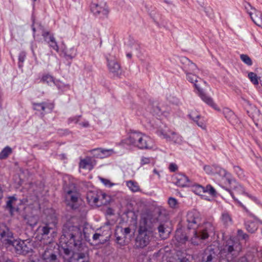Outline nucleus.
<instances>
[{
	"instance_id": "f257e3e1",
	"label": "nucleus",
	"mask_w": 262,
	"mask_h": 262,
	"mask_svg": "<svg viewBox=\"0 0 262 262\" xmlns=\"http://www.w3.org/2000/svg\"><path fill=\"white\" fill-rule=\"evenodd\" d=\"M88 230L86 227L73 226L70 223L64 225L60 244L66 255L73 253L69 262H89V249L83 241V237L85 240L89 238L86 232Z\"/></svg>"
},
{
	"instance_id": "f03ea898",
	"label": "nucleus",
	"mask_w": 262,
	"mask_h": 262,
	"mask_svg": "<svg viewBox=\"0 0 262 262\" xmlns=\"http://www.w3.org/2000/svg\"><path fill=\"white\" fill-rule=\"evenodd\" d=\"M0 236L1 241L5 245H12L18 254H26L31 250L30 243L27 241L15 240L13 233L3 223L0 222Z\"/></svg>"
},
{
	"instance_id": "7ed1b4c3",
	"label": "nucleus",
	"mask_w": 262,
	"mask_h": 262,
	"mask_svg": "<svg viewBox=\"0 0 262 262\" xmlns=\"http://www.w3.org/2000/svg\"><path fill=\"white\" fill-rule=\"evenodd\" d=\"M242 250V246L238 241L230 238L220 250V262H230L237 257Z\"/></svg>"
},
{
	"instance_id": "20e7f679",
	"label": "nucleus",
	"mask_w": 262,
	"mask_h": 262,
	"mask_svg": "<svg viewBox=\"0 0 262 262\" xmlns=\"http://www.w3.org/2000/svg\"><path fill=\"white\" fill-rule=\"evenodd\" d=\"M129 143L140 149H151L154 147V141L149 136L140 132L132 133L127 138Z\"/></svg>"
},
{
	"instance_id": "39448f33",
	"label": "nucleus",
	"mask_w": 262,
	"mask_h": 262,
	"mask_svg": "<svg viewBox=\"0 0 262 262\" xmlns=\"http://www.w3.org/2000/svg\"><path fill=\"white\" fill-rule=\"evenodd\" d=\"M214 232V227L209 222H206L199 227L198 230H193V236L191 238V243L198 245L201 241L207 238L209 235Z\"/></svg>"
},
{
	"instance_id": "423d86ee",
	"label": "nucleus",
	"mask_w": 262,
	"mask_h": 262,
	"mask_svg": "<svg viewBox=\"0 0 262 262\" xmlns=\"http://www.w3.org/2000/svg\"><path fill=\"white\" fill-rule=\"evenodd\" d=\"M231 192L230 194L234 200L236 202L239 206L244 209L246 207L242 204L241 201L245 202V198L248 197L253 200H255L253 197L245 191V189L236 181H228Z\"/></svg>"
},
{
	"instance_id": "0eeeda50",
	"label": "nucleus",
	"mask_w": 262,
	"mask_h": 262,
	"mask_svg": "<svg viewBox=\"0 0 262 262\" xmlns=\"http://www.w3.org/2000/svg\"><path fill=\"white\" fill-rule=\"evenodd\" d=\"M63 189L66 193V200L68 202V204L73 209L76 208V203L80 198V194L75 184L71 181H66Z\"/></svg>"
},
{
	"instance_id": "6e6552de",
	"label": "nucleus",
	"mask_w": 262,
	"mask_h": 262,
	"mask_svg": "<svg viewBox=\"0 0 262 262\" xmlns=\"http://www.w3.org/2000/svg\"><path fill=\"white\" fill-rule=\"evenodd\" d=\"M156 219L148 212H143L138 223V231L152 233Z\"/></svg>"
},
{
	"instance_id": "1a4fd4ad",
	"label": "nucleus",
	"mask_w": 262,
	"mask_h": 262,
	"mask_svg": "<svg viewBox=\"0 0 262 262\" xmlns=\"http://www.w3.org/2000/svg\"><path fill=\"white\" fill-rule=\"evenodd\" d=\"M187 75V79L190 82L194 83V85L195 88L197 89L198 91V95L201 99L207 104L208 105L213 107L214 110L217 111H220V108L217 106L216 104L214 102L212 98L210 96L206 95L205 92L203 91V90L201 89L199 85L197 84L198 77L192 74L191 73H186Z\"/></svg>"
},
{
	"instance_id": "9d476101",
	"label": "nucleus",
	"mask_w": 262,
	"mask_h": 262,
	"mask_svg": "<svg viewBox=\"0 0 262 262\" xmlns=\"http://www.w3.org/2000/svg\"><path fill=\"white\" fill-rule=\"evenodd\" d=\"M92 13L97 17L104 19L107 18L110 12L106 3L103 0L93 2L91 6Z\"/></svg>"
},
{
	"instance_id": "9b49d317",
	"label": "nucleus",
	"mask_w": 262,
	"mask_h": 262,
	"mask_svg": "<svg viewBox=\"0 0 262 262\" xmlns=\"http://www.w3.org/2000/svg\"><path fill=\"white\" fill-rule=\"evenodd\" d=\"M108 70L114 76L119 77L122 74L120 64L115 56L109 54L106 56Z\"/></svg>"
},
{
	"instance_id": "f8f14e48",
	"label": "nucleus",
	"mask_w": 262,
	"mask_h": 262,
	"mask_svg": "<svg viewBox=\"0 0 262 262\" xmlns=\"http://www.w3.org/2000/svg\"><path fill=\"white\" fill-rule=\"evenodd\" d=\"M152 237V233L138 231V234L135 239L136 248H143L150 243Z\"/></svg>"
},
{
	"instance_id": "ddd939ff",
	"label": "nucleus",
	"mask_w": 262,
	"mask_h": 262,
	"mask_svg": "<svg viewBox=\"0 0 262 262\" xmlns=\"http://www.w3.org/2000/svg\"><path fill=\"white\" fill-rule=\"evenodd\" d=\"M131 229L128 227L123 228L121 226H117L115 233L117 242L120 245H124L127 236L129 235Z\"/></svg>"
},
{
	"instance_id": "4468645a",
	"label": "nucleus",
	"mask_w": 262,
	"mask_h": 262,
	"mask_svg": "<svg viewBox=\"0 0 262 262\" xmlns=\"http://www.w3.org/2000/svg\"><path fill=\"white\" fill-rule=\"evenodd\" d=\"M247 5L248 6H245V8L251 19L256 25L261 27L262 13L257 11L255 8H252L249 4H248Z\"/></svg>"
},
{
	"instance_id": "2eb2a0df",
	"label": "nucleus",
	"mask_w": 262,
	"mask_h": 262,
	"mask_svg": "<svg viewBox=\"0 0 262 262\" xmlns=\"http://www.w3.org/2000/svg\"><path fill=\"white\" fill-rule=\"evenodd\" d=\"M187 221L189 229L196 230L198 224H200L201 221L199 213L196 211L189 212L187 214Z\"/></svg>"
},
{
	"instance_id": "dca6fc26",
	"label": "nucleus",
	"mask_w": 262,
	"mask_h": 262,
	"mask_svg": "<svg viewBox=\"0 0 262 262\" xmlns=\"http://www.w3.org/2000/svg\"><path fill=\"white\" fill-rule=\"evenodd\" d=\"M40 254V262H59L57 256L54 253L52 249L46 248Z\"/></svg>"
},
{
	"instance_id": "f3484780",
	"label": "nucleus",
	"mask_w": 262,
	"mask_h": 262,
	"mask_svg": "<svg viewBox=\"0 0 262 262\" xmlns=\"http://www.w3.org/2000/svg\"><path fill=\"white\" fill-rule=\"evenodd\" d=\"M96 161L92 157L86 156L80 160L79 163V169H83L89 171L92 170L96 164Z\"/></svg>"
},
{
	"instance_id": "a211bd4d",
	"label": "nucleus",
	"mask_w": 262,
	"mask_h": 262,
	"mask_svg": "<svg viewBox=\"0 0 262 262\" xmlns=\"http://www.w3.org/2000/svg\"><path fill=\"white\" fill-rule=\"evenodd\" d=\"M33 109L44 115L45 112H50L54 108V105L52 103L42 102L41 103H32Z\"/></svg>"
},
{
	"instance_id": "6ab92c4d",
	"label": "nucleus",
	"mask_w": 262,
	"mask_h": 262,
	"mask_svg": "<svg viewBox=\"0 0 262 262\" xmlns=\"http://www.w3.org/2000/svg\"><path fill=\"white\" fill-rule=\"evenodd\" d=\"M44 40L49 45V47L56 52L59 51V47L53 34L49 31H44L42 34Z\"/></svg>"
},
{
	"instance_id": "aec40b11",
	"label": "nucleus",
	"mask_w": 262,
	"mask_h": 262,
	"mask_svg": "<svg viewBox=\"0 0 262 262\" xmlns=\"http://www.w3.org/2000/svg\"><path fill=\"white\" fill-rule=\"evenodd\" d=\"M161 133L164 138L174 143H180L182 141V137L173 131L163 130L161 131Z\"/></svg>"
},
{
	"instance_id": "412c9836",
	"label": "nucleus",
	"mask_w": 262,
	"mask_h": 262,
	"mask_svg": "<svg viewBox=\"0 0 262 262\" xmlns=\"http://www.w3.org/2000/svg\"><path fill=\"white\" fill-rule=\"evenodd\" d=\"M189 117L196 123L198 126L203 129H206V120L205 118L195 111L191 112L189 115Z\"/></svg>"
},
{
	"instance_id": "4be33fe9",
	"label": "nucleus",
	"mask_w": 262,
	"mask_h": 262,
	"mask_svg": "<svg viewBox=\"0 0 262 262\" xmlns=\"http://www.w3.org/2000/svg\"><path fill=\"white\" fill-rule=\"evenodd\" d=\"M223 113L225 117L232 124H236L238 122V119L234 113L229 108H225L223 109Z\"/></svg>"
},
{
	"instance_id": "5701e85b",
	"label": "nucleus",
	"mask_w": 262,
	"mask_h": 262,
	"mask_svg": "<svg viewBox=\"0 0 262 262\" xmlns=\"http://www.w3.org/2000/svg\"><path fill=\"white\" fill-rule=\"evenodd\" d=\"M182 61L185 64L183 67V70L185 73H191L196 70V66L188 58L185 57L182 58Z\"/></svg>"
},
{
	"instance_id": "b1692460",
	"label": "nucleus",
	"mask_w": 262,
	"mask_h": 262,
	"mask_svg": "<svg viewBox=\"0 0 262 262\" xmlns=\"http://www.w3.org/2000/svg\"><path fill=\"white\" fill-rule=\"evenodd\" d=\"M98 193L99 191L97 190H90L88 192L86 199L90 205L96 206Z\"/></svg>"
},
{
	"instance_id": "393cba45",
	"label": "nucleus",
	"mask_w": 262,
	"mask_h": 262,
	"mask_svg": "<svg viewBox=\"0 0 262 262\" xmlns=\"http://www.w3.org/2000/svg\"><path fill=\"white\" fill-rule=\"evenodd\" d=\"M98 196V201L97 202L96 206L107 205L111 201L110 196L101 191H99Z\"/></svg>"
},
{
	"instance_id": "a878e982",
	"label": "nucleus",
	"mask_w": 262,
	"mask_h": 262,
	"mask_svg": "<svg viewBox=\"0 0 262 262\" xmlns=\"http://www.w3.org/2000/svg\"><path fill=\"white\" fill-rule=\"evenodd\" d=\"M215 257V252L211 249H207L205 250L202 259V262H212Z\"/></svg>"
},
{
	"instance_id": "bb28decb",
	"label": "nucleus",
	"mask_w": 262,
	"mask_h": 262,
	"mask_svg": "<svg viewBox=\"0 0 262 262\" xmlns=\"http://www.w3.org/2000/svg\"><path fill=\"white\" fill-rule=\"evenodd\" d=\"M215 174H217L219 176V178L225 179L226 180H230L231 179V176L230 173L218 166L216 168Z\"/></svg>"
},
{
	"instance_id": "cd10ccee",
	"label": "nucleus",
	"mask_w": 262,
	"mask_h": 262,
	"mask_svg": "<svg viewBox=\"0 0 262 262\" xmlns=\"http://www.w3.org/2000/svg\"><path fill=\"white\" fill-rule=\"evenodd\" d=\"M246 229L250 233H254L258 228V223L256 221L249 220L245 223Z\"/></svg>"
},
{
	"instance_id": "c85d7f7f",
	"label": "nucleus",
	"mask_w": 262,
	"mask_h": 262,
	"mask_svg": "<svg viewBox=\"0 0 262 262\" xmlns=\"http://www.w3.org/2000/svg\"><path fill=\"white\" fill-rule=\"evenodd\" d=\"M100 159L105 158L115 154L116 152L113 149H104L101 148Z\"/></svg>"
},
{
	"instance_id": "c756f323",
	"label": "nucleus",
	"mask_w": 262,
	"mask_h": 262,
	"mask_svg": "<svg viewBox=\"0 0 262 262\" xmlns=\"http://www.w3.org/2000/svg\"><path fill=\"white\" fill-rule=\"evenodd\" d=\"M222 221L225 226H230L232 224V220L230 215L227 212H224L222 215Z\"/></svg>"
},
{
	"instance_id": "7c9ffc66",
	"label": "nucleus",
	"mask_w": 262,
	"mask_h": 262,
	"mask_svg": "<svg viewBox=\"0 0 262 262\" xmlns=\"http://www.w3.org/2000/svg\"><path fill=\"white\" fill-rule=\"evenodd\" d=\"M190 187L191 190L196 194L202 195V193H204V187L201 185L195 184L192 185Z\"/></svg>"
},
{
	"instance_id": "2f4dec72",
	"label": "nucleus",
	"mask_w": 262,
	"mask_h": 262,
	"mask_svg": "<svg viewBox=\"0 0 262 262\" xmlns=\"http://www.w3.org/2000/svg\"><path fill=\"white\" fill-rule=\"evenodd\" d=\"M126 185L134 192H137L140 190V187L137 181H127Z\"/></svg>"
},
{
	"instance_id": "473e14b6",
	"label": "nucleus",
	"mask_w": 262,
	"mask_h": 262,
	"mask_svg": "<svg viewBox=\"0 0 262 262\" xmlns=\"http://www.w3.org/2000/svg\"><path fill=\"white\" fill-rule=\"evenodd\" d=\"M217 167V166L215 165H205L204 166V170L208 174L214 175Z\"/></svg>"
},
{
	"instance_id": "72a5a7b5",
	"label": "nucleus",
	"mask_w": 262,
	"mask_h": 262,
	"mask_svg": "<svg viewBox=\"0 0 262 262\" xmlns=\"http://www.w3.org/2000/svg\"><path fill=\"white\" fill-rule=\"evenodd\" d=\"M12 153V149L8 146L4 148L0 152V159H5Z\"/></svg>"
},
{
	"instance_id": "f704fd0d",
	"label": "nucleus",
	"mask_w": 262,
	"mask_h": 262,
	"mask_svg": "<svg viewBox=\"0 0 262 262\" xmlns=\"http://www.w3.org/2000/svg\"><path fill=\"white\" fill-rule=\"evenodd\" d=\"M64 53L66 57L70 59H72L75 56L76 51L74 48H71L69 49H66L64 50Z\"/></svg>"
},
{
	"instance_id": "c9c22d12",
	"label": "nucleus",
	"mask_w": 262,
	"mask_h": 262,
	"mask_svg": "<svg viewBox=\"0 0 262 262\" xmlns=\"http://www.w3.org/2000/svg\"><path fill=\"white\" fill-rule=\"evenodd\" d=\"M248 77L251 82L255 85L259 83V80L257 75L254 72H250L248 74Z\"/></svg>"
},
{
	"instance_id": "e433bc0d",
	"label": "nucleus",
	"mask_w": 262,
	"mask_h": 262,
	"mask_svg": "<svg viewBox=\"0 0 262 262\" xmlns=\"http://www.w3.org/2000/svg\"><path fill=\"white\" fill-rule=\"evenodd\" d=\"M158 232L159 233L160 236L162 239H165L167 237L168 235V231H166L165 228L163 226V225H160L158 227Z\"/></svg>"
},
{
	"instance_id": "4c0bfd02",
	"label": "nucleus",
	"mask_w": 262,
	"mask_h": 262,
	"mask_svg": "<svg viewBox=\"0 0 262 262\" xmlns=\"http://www.w3.org/2000/svg\"><path fill=\"white\" fill-rule=\"evenodd\" d=\"M240 59L243 62L248 66H251L253 64L252 59L247 54L240 55Z\"/></svg>"
},
{
	"instance_id": "58836bf2",
	"label": "nucleus",
	"mask_w": 262,
	"mask_h": 262,
	"mask_svg": "<svg viewBox=\"0 0 262 262\" xmlns=\"http://www.w3.org/2000/svg\"><path fill=\"white\" fill-rule=\"evenodd\" d=\"M204 193H208L212 196L216 195V190L211 185H207L206 187H204Z\"/></svg>"
},
{
	"instance_id": "ea45409f",
	"label": "nucleus",
	"mask_w": 262,
	"mask_h": 262,
	"mask_svg": "<svg viewBox=\"0 0 262 262\" xmlns=\"http://www.w3.org/2000/svg\"><path fill=\"white\" fill-rule=\"evenodd\" d=\"M50 223H48L45 226L40 227V230L42 235H46L49 233L50 230L52 229V227L50 226Z\"/></svg>"
},
{
	"instance_id": "a19ab883",
	"label": "nucleus",
	"mask_w": 262,
	"mask_h": 262,
	"mask_svg": "<svg viewBox=\"0 0 262 262\" xmlns=\"http://www.w3.org/2000/svg\"><path fill=\"white\" fill-rule=\"evenodd\" d=\"M42 80L44 82H46L48 84H51L54 83L53 77L49 75H44L42 77Z\"/></svg>"
},
{
	"instance_id": "79ce46f5",
	"label": "nucleus",
	"mask_w": 262,
	"mask_h": 262,
	"mask_svg": "<svg viewBox=\"0 0 262 262\" xmlns=\"http://www.w3.org/2000/svg\"><path fill=\"white\" fill-rule=\"evenodd\" d=\"M234 171L238 176V178L239 179H243L245 178V175L244 174L243 170L238 166L234 167Z\"/></svg>"
},
{
	"instance_id": "37998d69",
	"label": "nucleus",
	"mask_w": 262,
	"mask_h": 262,
	"mask_svg": "<svg viewBox=\"0 0 262 262\" xmlns=\"http://www.w3.org/2000/svg\"><path fill=\"white\" fill-rule=\"evenodd\" d=\"M101 148H97L90 150V152L93 155V158H100Z\"/></svg>"
},
{
	"instance_id": "c03bdc74",
	"label": "nucleus",
	"mask_w": 262,
	"mask_h": 262,
	"mask_svg": "<svg viewBox=\"0 0 262 262\" xmlns=\"http://www.w3.org/2000/svg\"><path fill=\"white\" fill-rule=\"evenodd\" d=\"M168 204L171 208H175L178 206L177 200L174 198H169L168 201Z\"/></svg>"
},
{
	"instance_id": "a18cd8bd",
	"label": "nucleus",
	"mask_w": 262,
	"mask_h": 262,
	"mask_svg": "<svg viewBox=\"0 0 262 262\" xmlns=\"http://www.w3.org/2000/svg\"><path fill=\"white\" fill-rule=\"evenodd\" d=\"M16 201V199L14 197H10L9 200L7 201L6 203V207L7 208L9 209L11 211L13 209L12 203Z\"/></svg>"
},
{
	"instance_id": "49530a36",
	"label": "nucleus",
	"mask_w": 262,
	"mask_h": 262,
	"mask_svg": "<svg viewBox=\"0 0 262 262\" xmlns=\"http://www.w3.org/2000/svg\"><path fill=\"white\" fill-rule=\"evenodd\" d=\"M189 182L190 181H176L174 184L181 187H189Z\"/></svg>"
},
{
	"instance_id": "de8ad7c7",
	"label": "nucleus",
	"mask_w": 262,
	"mask_h": 262,
	"mask_svg": "<svg viewBox=\"0 0 262 262\" xmlns=\"http://www.w3.org/2000/svg\"><path fill=\"white\" fill-rule=\"evenodd\" d=\"M237 235L241 237L242 239L245 240L248 239L249 238V235L247 234L244 233V231L241 229H238L237 230Z\"/></svg>"
},
{
	"instance_id": "09e8293b",
	"label": "nucleus",
	"mask_w": 262,
	"mask_h": 262,
	"mask_svg": "<svg viewBox=\"0 0 262 262\" xmlns=\"http://www.w3.org/2000/svg\"><path fill=\"white\" fill-rule=\"evenodd\" d=\"M151 158L149 157H142L141 159V164L145 165L149 164L151 161Z\"/></svg>"
},
{
	"instance_id": "8fccbe9b",
	"label": "nucleus",
	"mask_w": 262,
	"mask_h": 262,
	"mask_svg": "<svg viewBox=\"0 0 262 262\" xmlns=\"http://www.w3.org/2000/svg\"><path fill=\"white\" fill-rule=\"evenodd\" d=\"M176 180H189L188 178L182 173H178L176 175Z\"/></svg>"
},
{
	"instance_id": "3c124183",
	"label": "nucleus",
	"mask_w": 262,
	"mask_h": 262,
	"mask_svg": "<svg viewBox=\"0 0 262 262\" xmlns=\"http://www.w3.org/2000/svg\"><path fill=\"white\" fill-rule=\"evenodd\" d=\"M80 117H81V116L80 115L78 116H75V117H71V118H69L68 120L69 123H71L72 122H74L75 123H77L79 121V118Z\"/></svg>"
},
{
	"instance_id": "603ef678",
	"label": "nucleus",
	"mask_w": 262,
	"mask_h": 262,
	"mask_svg": "<svg viewBox=\"0 0 262 262\" xmlns=\"http://www.w3.org/2000/svg\"><path fill=\"white\" fill-rule=\"evenodd\" d=\"M169 169L171 172H174L178 169V166L175 163H170L169 166Z\"/></svg>"
},
{
	"instance_id": "864d4df0",
	"label": "nucleus",
	"mask_w": 262,
	"mask_h": 262,
	"mask_svg": "<svg viewBox=\"0 0 262 262\" xmlns=\"http://www.w3.org/2000/svg\"><path fill=\"white\" fill-rule=\"evenodd\" d=\"M31 220L32 221H31V222H29V221L28 222V224L32 226V227H34V226H35L36 224H37V220H36V219H35L34 217H31Z\"/></svg>"
},
{
	"instance_id": "5fc2aeb1",
	"label": "nucleus",
	"mask_w": 262,
	"mask_h": 262,
	"mask_svg": "<svg viewBox=\"0 0 262 262\" xmlns=\"http://www.w3.org/2000/svg\"><path fill=\"white\" fill-rule=\"evenodd\" d=\"M104 185L108 187H111L114 184L113 183H111V181H102Z\"/></svg>"
},
{
	"instance_id": "6e6d98bb",
	"label": "nucleus",
	"mask_w": 262,
	"mask_h": 262,
	"mask_svg": "<svg viewBox=\"0 0 262 262\" xmlns=\"http://www.w3.org/2000/svg\"><path fill=\"white\" fill-rule=\"evenodd\" d=\"M236 262H249L246 257H242Z\"/></svg>"
},
{
	"instance_id": "4d7b16f0",
	"label": "nucleus",
	"mask_w": 262,
	"mask_h": 262,
	"mask_svg": "<svg viewBox=\"0 0 262 262\" xmlns=\"http://www.w3.org/2000/svg\"><path fill=\"white\" fill-rule=\"evenodd\" d=\"M100 236L101 235L99 233H95L93 235V238L94 241H96L99 238Z\"/></svg>"
},
{
	"instance_id": "13d9d810",
	"label": "nucleus",
	"mask_w": 262,
	"mask_h": 262,
	"mask_svg": "<svg viewBox=\"0 0 262 262\" xmlns=\"http://www.w3.org/2000/svg\"><path fill=\"white\" fill-rule=\"evenodd\" d=\"M80 125L84 127H88L89 126V123L88 121H85L82 123H80Z\"/></svg>"
},
{
	"instance_id": "bf43d9fd",
	"label": "nucleus",
	"mask_w": 262,
	"mask_h": 262,
	"mask_svg": "<svg viewBox=\"0 0 262 262\" xmlns=\"http://www.w3.org/2000/svg\"><path fill=\"white\" fill-rule=\"evenodd\" d=\"M25 59V55L22 53L20 54L19 56V61L23 62Z\"/></svg>"
},
{
	"instance_id": "052dcab7",
	"label": "nucleus",
	"mask_w": 262,
	"mask_h": 262,
	"mask_svg": "<svg viewBox=\"0 0 262 262\" xmlns=\"http://www.w3.org/2000/svg\"><path fill=\"white\" fill-rule=\"evenodd\" d=\"M153 172H154V174L158 175V177L157 178V179H159L160 178L159 172L156 169H154Z\"/></svg>"
},
{
	"instance_id": "680f3d73",
	"label": "nucleus",
	"mask_w": 262,
	"mask_h": 262,
	"mask_svg": "<svg viewBox=\"0 0 262 262\" xmlns=\"http://www.w3.org/2000/svg\"><path fill=\"white\" fill-rule=\"evenodd\" d=\"M63 179L64 180H66L67 179H68V180H70L71 179V177L70 176H69V175H64Z\"/></svg>"
},
{
	"instance_id": "e2e57ef3",
	"label": "nucleus",
	"mask_w": 262,
	"mask_h": 262,
	"mask_svg": "<svg viewBox=\"0 0 262 262\" xmlns=\"http://www.w3.org/2000/svg\"><path fill=\"white\" fill-rule=\"evenodd\" d=\"M126 56L128 57V58H130L132 57V53H128L126 54Z\"/></svg>"
},
{
	"instance_id": "0e129e2a",
	"label": "nucleus",
	"mask_w": 262,
	"mask_h": 262,
	"mask_svg": "<svg viewBox=\"0 0 262 262\" xmlns=\"http://www.w3.org/2000/svg\"><path fill=\"white\" fill-rule=\"evenodd\" d=\"M57 223L56 221V220L54 219V221H53L52 222V224L53 226H55L56 225V224Z\"/></svg>"
},
{
	"instance_id": "69168bd1",
	"label": "nucleus",
	"mask_w": 262,
	"mask_h": 262,
	"mask_svg": "<svg viewBox=\"0 0 262 262\" xmlns=\"http://www.w3.org/2000/svg\"><path fill=\"white\" fill-rule=\"evenodd\" d=\"M259 82L260 85L262 86V78L261 79H259Z\"/></svg>"
},
{
	"instance_id": "338daca9",
	"label": "nucleus",
	"mask_w": 262,
	"mask_h": 262,
	"mask_svg": "<svg viewBox=\"0 0 262 262\" xmlns=\"http://www.w3.org/2000/svg\"><path fill=\"white\" fill-rule=\"evenodd\" d=\"M31 262H40V260L38 259L37 261H36L35 260H32L31 261Z\"/></svg>"
},
{
	"instance_id": "774afa93",
	"label": "nucleus",
	"mask_w": 262,
	"mask_h": 262,
	"mask_svg": "<svg viewBox=\"0 0 262 262\" xmlns=\"http://www.w3.org/2000/svg\"><path fill=\"white\" fill-rule=\"evenodd\" d=\"M260 125V129H261V132H262V123Z\"/></svg>"
}]
</instances>
